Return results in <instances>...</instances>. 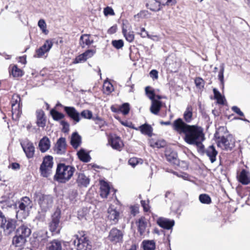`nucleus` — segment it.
<instances>
[{
    "instance_id": "f257e3e1",
    "label": "nucleus",
    "mask_w": 250,
    "mask_h": 250,
    "mask_svg": "<svg viewBox=\"0 0 250 250\" xmlns=\"http://www.w3.org/2000/svg\"><path fill=\"white\" fill-rule=\"evenodd\" d=\"M173 130L179 134L185 135L184 140L189 145L199 146L205 140L203 129L198 125H188L184 123L181 118L175 120L172 124Z\"/></svg>"
},
{
    "instance_id": "f03ea898",
    "label": "nucleus",
    "mask_w": 250,
    "mask_h": 250,
    "mask_svg": "<svg viewBox=\"0 0 250 250\" xmlns=\"http://www.w3.org/2000/svg\"><path fill=\"white\" fill-rule=\"evenodd\" d=\"M226 129L220 127L214 134L217 146L225 150H231L235 146V140L233 136L225 132Z\"/></svg>"
},
{
    "instance_id": "7ed1b4c3",
    "label": "nucleus",
    "mask_w": 250,
    "mask_h": 250,
    "mask_svg": "<svg viewBox=\"0 0 250 250\" xmlns=\"http://www.w3.org/2000/svg\"><path fill=\"white\" fill-rule=\"evenodd\" d=\"M75 168L69 165L60 163L57 166L54 179L59 182L65 183L73 176Z\"/></svg>"
},
{
    "instance_id": "20e7f679",
    "label": "nucleus",
    "mask_w": 250,
    "mask_h": 250,
    "mask_svg": "<svg viewBox=\"0 0 250 250\" xmlns=\"http://www.w3.org/2000/svg\"><path fill=\"white\" fill-rule=\"evenodd\" d=\"M17 221L14 219H6L3 213L0 211V227L3 229L5 235L8 236L14 232Z\"/></svg>"
},
{
    "instance_id": "39448f33",
    "label": "nucleus",
    "mask_w": 250,
    "mask_h": 250,
    "mask_svg": "<svg viewBox=\"0 0 250 250\" xmlns=\"http://www.w3.org/2000/svg\"><path fill=\"white\" fill-rule=\"evenodd\" d=\"M36 199L38 201L42 210L46 212L52 206L53 198L47 195H43L41 193L36 194Z\"/></svg>"
},
{
    "instance_id": "423d86ee",
    "label": "nucleus",
    "mask_w": 250,
    "mask_h": 250,
    "mask_svg": "<svg viewBox=\"0 0 250 250\" xmlns=\"http://www.w3.org/2000/svg\"><path fill=\"white\" fill-rule=\"evenodd\" d=\"M21 98L19 95L14 94L13 95L11 101V107L13 119L17 120L21 114V108L20 103Z\"/></svg>"
},
{
    "instance_id": "0eeeda50",
    "label": "nucleus",
    "mask_w": 250,
    "mask_h": 250,
    "mask_svg": "<svg viewBox=\"0 0 250 250\" xmlns=\"http://www.w3.org/2000/svg\"><path fill=\"white\" fill-rule=\"evenodd\" d=\"M72 244L76 246L77 250H91L92 245L90 242L84 236L77 238L72 241Z\"/></svg>"
},
{
    "instance_id": "6e6552de",
    "label": "nucleus",
    "mask_w": 250,
    "mask_h": 250,
    "mask_svg": "<svg viewBox=\"0 0 250 250\" xmlns=\"http://www.w3.org/2000/svg\"><path fill=\"white\" fill-rule=\"evenodd\" d=\"M60 219V213L59 211H56L52 216L51 221L49 223V230L53 234H59L60 231V226L59 225Z\"/></svg>"
},
{
    "instance_id": "1a4fd4ad",
    "label": "nucleus",
    "mask_w": 250,
    "mask_h": 250,
    "mask_svg": "<svg viewBox=\"0 0 250 250\" xmlns=\"http://www.w3.org/2000/svg\"><path fill=\"white\" fill-rule=\"evenodd\" d=\"M21 145L26 157L29 159L33 158L35 151L33 143L29 140L26 139L21 142Z\"/></svg>"
},
{
    "instance_id": "9d476101",
    "label": "nucleus",
    "mask_w": 250,
    "mask_h": 250,
    "mask_svg": "<svg viewBox=\"0 0 250 250\" xmlns=\"http://www.w3.org/2000/svg\"><path fill=\"white\" fill-rule=\"evenodd\" d=\"M123 236L124 233L122 230L114 228L110 230L108 239L113 244L120 243L123 241Z\"/></svg>"
},
{
    "instance_id": "9b49d317",
    "label": "nucleus",
    "mask_w": 250,
    "mask_h": 250,
    "mask_svg": "<svg viewBox=\"0 0 250 250\" xmlns=\"http://www.w3.org/2000/svg\"><path fill=\"white\" fill-rule=\"evenodd\" d=\"M66 142L65 138L61 137L57 141L54 146V151L59 155H62L65 153Z\"/></svg>"
},
{
    "instance_id": "f8f14e48",
    "label": "nucleus",
    "mask_w": 250,
    "mask_h": 250,
    "mask_svg": "<svg viewBox=\"0 0 250 250\" xmlns=\"http://www.w3.org/2000/svg\"><path fill=\"white\" fill-rule=\"evenodd\" d=\"M108 219L113 224H116L120 217V213L113 206H110L107 209Z\"/></svg>"
},
{
    "instance_id": "ddd939ff",
    "label": "nucleus",
    "mask_w": 250,
    "mask_h": 250,
    "mask_svg": "<svg viewBox=\"0 0 250 250\" xmlns=\"http://www.w3.org/2000/svg\"><path fill=\"white\" fill-rule=\"evenodd\" d=\"M52 46V42L50 40H46L43 45L36 50L35 56L38 58L42 57L46 53L49 52Z\"/></svg>"
},
{
    "instance_id": "4468645a",
    "label": "nucleus",
    "mask_w": 250,
    "mask_h": 250,
    "mask_svg": "<svg viewBox=\"0 0 250 250\" xmlns=\"http://www.w3.org/2000/svg\"><path fill=\"white\" fill-rule=\"evenodd\" d=\"M64 109L68 116L76 123L80 121V114L74 107L64 106Z\"/></svg>"
},
{
    "instance_id": "2eb2a0df",
    "label": "nucleus",
    "mask_w": 250,
    "mask_h": 250,
    "mask_svg": "<svg viewBox=\"0 0 250 250\" xmlns=\"http://www.w3.org/2000/svg\"><path fill=\"white\" fill-rule=\"evenodd\" d=\"M157 223L160 227L167 229H171L174 225V220L162 217L159 218Z\"/></svg>"
},
{
    "instance_id": "dca6fc26",
    "label": "nucleus",
    "mask_w": 250,
    "mask_h": 250,
    "mask_svg": "<svg viewBox=\"0 0 250 250\" xmlns=\"http://www.w3.org/2000/svg\"><path fill=\"white\" fill-rule=\"evenodd\" d=\"M50 146L49 139L47 137L44 136L40 140L38 147L41 152L44 153L49 149Z\"/></svg>"
},
{
    "instance_id": "f3484780",
    "label": "nucleus",
    "mask_w": 250,
    "mask_h": 250,
    "mask_svg": "<svg viewBox=\"0 0 250 250\" xmlns=\"http://www.w3.org/2000/svg\"><path fill=\"white\" fill-rule=\"evenodd\" d=\"M237 179L239 182L243 185H247L250 183V174L246 170L243 169L237 175Z\"/></svg>"
},
{
    "instance_id": "a211bd4d",
    "label": "nucleus",
    "mask_w": 250,
    "mask_h": 250,
    "mask_svg": "<svg viewBox=\"0 0 250 250\" xmlns=\"http://www.w3.org/2000/svg\"><path fill=\"white\" fill-rule=\"evenodd\" d=\"M31 232V229L27 225L25 224H22L16 230V233L17 234L24 237L26 239L30 236Z\"/></svg>"
},
{
    "instance_id": "6ab92c4d",
    "label": "nucleus",
    "mask_w": 250,
    "mask_h": 250,
    "mask_svg": "<svg viewBox=\"0 0 250 250\" xmlns=\"http://www.w3.org/2000/svg\"><path fill=\"white\" fill-rule=\"evenodd\" d=\"M109 143L112 147L118 150H120L124 146L123 143L120 137L114 136L110 139Z\"/></svg>"
},
{
    "instance_id": "aec40b11",
    "label": "nucleus",
    "mask_w": 250,
    "mask_h": 250,
    "mask_svg": "<svg viewBox=\"0 0 250 250\" xmlns=\"http://www.w3.org/2000/svg\"><path fill=\"white\" fill-rule=\"evenodd\" d=\"M76 182L79 187H87L89 184L90 180L83 173H79L78 174Z\"/></svg>"
},
{
    "instance_id": "412c9836",
    "label": "nucleus",
    "mask_w": 250,
    "mask_h": 250,
    "mask_svg": "<svg viewBox=\"0 0 250 250\" xmlns=\"http://www.w3.org/2000/svg\"><path fill=\"white\" fill-rule=\"evenodd\" d=\"M36 123L38 126L44 127L46 125V120L44 117V112L42 109H39L36 111Z\"/></svg>"
},
{
    "instance_id": "4be33fe9",
    "label": "nucleus",
    "mask_w": 250,
    "mask_h": 250,
    "mask_svg": "<svg viewBox=\"0 0 250 250\" xmlns=\"http://www.w3.org/2000/svg\"><path fill=\"white\" fill-rule=\"evenodd\" d=\"M82 144V137L77 132L72 133L71 137L70 144L75 149H77Z\"/></svg>"
},
{
    "instance_id": "5701e85b",
    "label": "nucleus",
    "mask_w": 250,
    "mask_h": 250,
    "mask_svg": "<svg viewBox=\"0 0 250 250\" xmlns=\"http://www.w3.org/2000/svg\"><path fill=\"white\" fill-rule=\"evenodd\" d=\"M110 190V187L107 182L104 181L100 182V196L102 198H107Z\"/></svg>"
},
{
    "instance_id": "b1692460",
    "label": "nucleus",
    "mask_w": 250,
    "mask_h": 250,
    "mask_svg": "<svg viewBox=\"0 0 250 250\" xmlns=\"http://www.w3.org/2000/svg\"><path fill=\"white\" fill-rule=\"evenodd\" d=\"M93 39L89 34H83L80 37V44L82 48L85 45L89 46L93 43Z\"/></svg>"
},
{
    "instance_id": "393cba45",
    "label": "nucleus",
    "mask_w": 250,
    "mask_h": 250,
    "mask_svg": "<svg viewBox=\"0 0 250 250\" xmlns=\"http://www.w3.org/2000/svg\"><path fill=\"white\" fill-rule=\"evenodd\" d=\"M31 202L30 199L25 196L22 198V199L19 202V208L23 211H26L29 208H31Z\"/></svg>"
},
{
    "instance_id": "a878e982",
    "label": "nucleus",
    "mask_w": 250,
    "mask_h": 250,
    "mask_svg": "<svg viewBox=\"0 0 250 250\" xmlns=\"http://www.w3.org/2000/svg\"><path fill=\"white\" fill-rule=\"evenodd\" d=\"M146 7L150 10L157 12L161 10L162 7L161 2L157 0H149Z\"/></svg>"
},
{
    "instance_id": "bb28decb",
    "label": "nucleus",
    "mask_w": 250,
    "mask_h": 250,
    "mask_svg": "<svg viewBox=\"0 0 250 250\" xmlns=\"http://www.w3.org/2000/svg\"><path fill=\"white\" fill-rule=\"evenodd\" d=\"M205 153L209 158L212 163L216 161V157L218 154V152L216 150L215 147L213 145L208 146L206 150Z\"/></svg>"
},
{
    "instance_id": "cd10ccee",
    "label": "nucleus",
    "mask_w": 250,
    "mask_h": 250,
    "mask_svg": "<svg viewBox=\"0 0 250 250\" xmlns=\"http://www.w3.org/2000/svg\"><path fill=\"white\" fill-rule=\"evenodd\" d=\"M46 250H62L61 242L57 239L49 242L47 244Z\"/></svg>"
},
{
    "instance_id": "c85d7f7f",
    "label": "nucleus",
    "mask_w": 250,
    "mask_h": 250,
    "mask_svg": "<svg viewBox=\"0 0 250 250\" xmlns=\"http://www.w3.org/2000/svg\"><path fill=\"white\" fill-rule=\"evenodd\" d=\"M26 241V238H24V237L20 236L16 233V235L13 238L12 243L15 247H19L20 249H21L23 247Z\"/></svg>"
},
{
    "instance_id": "c756f323",
    "label": "nucleus",
    "mask_w": 250,
    "mask_h": 250,
    "mask_svg": "<svg viewBox=\"0 0 250 250\" xmlns=\"http://www.w3.org/2000/svg\"><path fill=\"white\" fill-rule=\"evenodd\" d=\"M77 154L79 159L83 162L87 163L91 160L90 155L83 148H81L78 151Z\"/></svg>"
},
{
    "instance_id": "7c9ffc66",
    "label": "nucleus",
    "mask_w": 250,
    "mask_h": 250,
    "mask_svg": "<svg viewBox=\"0 0 250 250\" xmlns=\"http://www.w3.org/2000/svg\"><path fill=\"white\" fill-rule=\"evenodd\" d=\"M138 229L141 235L144 234L146 230V228L147 226V222L144 217L140 218L138 222Z\"/></svg>"
},
{
    "instance_id": "2f4dec72",
    "label": "nucleus",
    "mask_w": 250,
    "mask_h": 250,
    "mask_svg": "<svg viewBox=\"0 0 250 250\" xmlns=\"http://www.w3.org/2000/svg\"><path fill=\"white\" fill-rule=\"evenodd\" d=\"M162 106L161 102L157 100L151 101V105L150 108L152 113L157 115L158 114Z\"/></svg>"
},
{
    "instance_id": "473e14b6",
    "label": "nucleus",
    "mask_w": 250,
    "mask_h": 250,
    "mask_svg": "<svg viewBox=\"0 0 250 250\" xmlns=\"http://www.w3.org/2000/svg\"><path fill=\"white\" fill-rule=\"evenodd\" d=\"M166 157L167 161L174 164H176L178 161L177 154L173 151L167 150Z\"/></svg>"
},
{
    "instance_id": "72a5a7b5",
    "label": "nucleus",
    "mask_w": 250,
    "mask_h": 250,
    "mask_svg": "<svg viewBox=\"0 0 250 250\" xmlns=\"http://www.w3.org/2000/svg\"><path fill=\"white\" fill-rule=\"evenodd\" d=\"M144 250H154L156 248L154 240H144L142 242Z\"/></svg>"
},
{
    "instance_id": "f704fd0d",
    "label": "nucleus",
    "mask_w": 250,
    "mask_h": 250,
    "mask_svg": "<svg viewBox=\"0 0 250 250\" xmlns=\"http://www.w3.org/2000/svg\"><path fill=\"white\" fill-rule=\"evenodd\" d=\"M139 128L142 134L151 136L153 129L150 125L145 124L140 126Z\"/></svg>"
},
{
    "instance_id": "c9c22d12",
    "label": "nucleus",
    "mask_w": 250,
    "mask_h": 250,
    "mask_svg": "<svg viewBox=\"0 0 250 250\" xmlns=\"http://www.w3.org/2000/svg\"><path fill=\"white\" fill-rule=\"evenodd\" d=\"M193 108L191 105H188L184 113V118L185 121L190 123L192 120Z\"/></svg>"
},
{
    "instance_id": "e433bc0d",
    "label": "nucleus",
    "mask_w": 250,
    "mask_h": 250,
    "mask_svg": "<svg viewBox=\"0 0 250 250\" xmlns=\"http://www.w3.org/2000/svg\"><path fill=\"white\" fill-rule=\"evenodd\" d=\"M53 165V158L51 156H45L43 160V162L41 165L42 167H48L49 168H52Z\"/></svg>"
},
{
    "instance_id": "4c0bfd02",
    "label": "nucleus",
    "mask_w": 250,
    "mask_h": 250,
    "mask_svg": "<svg viewBox=\"0 0 250 250\" xmlns=\"http://www.w3.org/2000/svg\"><path fill=\"white\" fill-rule=\"evenodd\" d=\"M150 146L152 147L161 148L164 147L166 145V142L164 140L155 141L151 139L149 141Z\"/></svg>"
},
{
    "instance_id": "58836bf2",
    "label": "nucleus",
    "mask_w": 250,
    "mask_h": 250,
    "mask_svg": "<svg viewBox=\"0 0 250 250\" xmlns=\"http://www.w3.org/2000/svg\"><path fill=\"white\" fill-rule=\"evenodd\" d=\"M213 92L214 98L217 100V103L219 104H224L225 98L222 96L220 92L216 88H213Z\"/></svg>"
},
{
    "instance_id": "ea45409f",
    "label": "nucleus",
    "mask_w": 250,
    "mask_h": 250,
    "mask_svg": "<svg viewBox=\"0 0 250 250\" xmlns=\"http://www.w3.org/2000/svg\"><path fill=\"white\" fill-rule=\"evenodd\" d=\"M220 71L218 73V77L219 80L223 88L224 86V72L225 70V64L224 63L221 64L220 66Z\"/></svg>"
},
{
    "instance_id": "a19ab883",
    "label": "nucleus",
    "mask_w": 250,
    "mask_h": 250,
    "mask_svg": "<svg viewBox=\"0 0 250 250\" xmlns=\"http://www.w3.org/2000/svg\"><path fill=\"white\" fill-rule=\"evenodd\" d=\"M199 201L203 204H209L211 202V198L206 194H202L199 195Z\"/></svg>"
},
{
    "instance_id": "79ce46f5",
    "label": "nucleus",
    "mask_w": 250,
    "mask_h": 250,
    "mask_svg": "<svg viewBox=\"0 0 250 250\" xmlns=\"http://www.w3.org/2000/svg\"><path fill=\"white\" fill-rule=\"evenodd\" d=\"M123 33L125 39L129 42H132L134 39V35L132 31L128 32L126 29H123Z\"/></svg>"
},
{
    "instance_id": "37998d69",
    "label": "nucleus",
    "mask_w": 250,
    "mask_h": 250,
    "mask_svg": "<svg viewBox=\"0 0 250 250\" xmlns=\"http://www.w3.org/2000/svg\"><path fill=\"white\" fill-rule=\"evenodd\" d=\"M38 25L43 33H44L45 35L48 34L49 31L46 29V24L44 20H40L38 21Z\"/></svg>"
},
{
    "instance_id": "c03bdc74",
    "label": "nucleus",
    "mask_w": 250,
    "mask_h": 250,
    "mask_svg": "<svg viewBox=\"0 0 250 250\" xmlns=\"http://www.w3.org/2000/svg\"><path fill=\"white\" fill-rule=\"evenodd\" d=\"M11 74L14 77H21L23 75L22 71L17 65H14L11 70Z\"/></svg>"
},
{
    "instance_id": "a18cd8bd",
    "label": "nucleus",
    "mask_w": 250,
    "mask_h": 250,
    "mask_svg": "<svg viewBox=\"0 0 250 250\" xmlns=\"http://www.w3.org/2000/svg\"><path fill=\"white\" fill-rule=\"evenodd\" d=\"M51 115L54 120L58 121L59 120L62 119L64 118V115L55 110H52L51 111Z\"/></svg>"
},
{
    "instance_id": "49530a36",
    "label": "nucleus",
    "mask_w": 250,
    "mask_h": 250,
    "mask_svg": "<svg viewBox=\"0 0 250 250\" xmlns=\"http://www.w3.org/2000/svg\"><path fill=\"white\" fill-rule=\"evenodd\" d=\"M143 160L141 159H139L136 157H133L129 159L128 160V164L132 167H134L138 164H143Z\"/></svg>"
},
{
    "instance_id": "de8ad7c7",
    "label": "nucleus",
    "mask_w": 250,
    "mask_h": 250,
    "mask_svg": "<svg viewBox=\"0 0 250 250\" xmlns=\"http://www.w3.org/2000/svg\"><path fill=\"white\" fill-rule=\"evenodd\" d=\"M104 90L107 94L110 93L113 90V85L109 82H104Z\"/></svg>"
},
{
    "instance_id": "09e8293b",
    "label": "nucleus",
    "mask_w": 250,
    "mask_h": 250,
    "mask_svg": "<svg viewBox=\"0 0 250 250\" xmlns=\"http://www.w3.org/2000/svg\"><path fill=\"white\" fill-rule=\"evenodd\" d=\"M87 209L86 208H82L78 212V217L80 220L86 219Z\"/></svg>"
},
{
    "instance_id": "8fccbe9b",
    "label": "nucleus",
    "mask_w": 250,
    "mask_h": 250,
    "mask_svg": "<svg viewBox=\"0 0 250 250\" xmlns=\"http://www.w3.org/2000/svg\"><path fill=\"white\" fill-rule=\"evenodd\" d=\"M51 168H49L48 167H42V166L41 165L40 170L41 174L44 177H48L51 173Z\"/></svg>"
},
{
    "instance_id": "3c124183",
    "label": "nucleus",
    "mask_w": 250,
    "mask_h": 250,
    "mask_svg": "<svg viewBox=\"0 0 250 250\" xmlns=\"http://www.w3.org/2000/svg\"><path fill=\"white\" fill-rule=\"evenodd\" d=\"M119 110L124 115L127 114L130 110L129 104L128 103H125L123 104L120 107Z\"/></svg>"
},
{
    "instance_id": "603ef678",
    "label": "nucleus",
    "mask_w": 250,
    "mask_h": 250,
    "mask_svg": "<svg viewBox=\"0 0 250 250\" xmlns=\"http://www.w3.org/2000/svg\"><path fill=\"white\" fill-rule=\"evenodd\" d=\"M112 45L116 49H120L124 45V42L122 40H114L112 41Z\"/></svg>"
},
{
    "instance_id": "864d4df0",
    "label": "nucleus",
    "mask_w": 250,
    "mask_h": 250,
    "mask_svg": "<svg viewBox=\"0 0 250 250\" xmlns=\"http://www.w3.org/2000/svg\"><path fill=\"white\" fill-rule=\"evenodd\" d=\"M81 115L85 119H90L92 117V113L88 110H84L81 112Z\"/></svg>"
},
{
    "instance_id": "5fc2aeb1",
    "label": "nucleus",
    "mask_w": 250,
    "mask_h": 250,
    "mask_svg": "<svg viewBox=\"0 0 250 250\" xmlns=\"http://www.w3.org/2000/svg\"><path fill=\"white\" fill-rule=\"evenodd\" d=\"M149 88L150 87L149 86H146V88H145L146 93V95H147L148 97L151 100V101H152L153 100H155V99H154L155 95L154 93V91L152 90H149Z\"/></svg>"
},
{
    "instance_id": "6e6d98bb",
    "label": "nucleus",
    "mask_w": 250,
    "mask_h": 250,
    "mask_svg": "<svg viewBox=\"0 0 250 250\" xmlns=\"http://www.w3.org/2000/svg\"><path fill=\"white\" fill-rule=\"evenodd\" d=\"M95 53V51L92 49H89L83 53V56H84L86 60L91 58Z\"/></svg>"
},
{
    "instance_id": "4d7b16f0",
    "label": "nucleus",
    "mask_w": 250,
    "mask_h": 250,
    "mask_svg": "<svg viewBox=\"0 0 250 250\" xmlns=\"http://www.w3.org/2000/svg\"><path fill=\"white\" fill-rule=\"evenodd\" d=\"M104 13L105 16H107L108 15L114 16L115 15V13L113 9L109 6L106 7L104 8Z\"/></svg>"
},
{
    "instance_id": "13d9d810",
    "label": "nucleus",
    "mask_w": 250,
    "mask_h": 250,
    "mask_svg": "<svg viewBox=\"0 0 250 250\" xmlns=\"http://www.w3.org/2000/svg\"><path fill=\"white\" fill-rule=\"evenodd\" d=\"M162 5H174L176 3V0H161Z\"/></svg>"
},
{
    "instance_id": "bf43d9fd",
    "label": "nucleus",
    "mask_w": 250,
    "mask_h": 250,
    "mask_svg": "<svg viewBox=\"0 0 250 250\" xmlns=\"http://www.w3.org/2000/svg\"><path fill=\"white\" fill-rule=\"evenodd\" d=\"M86 61V59L85 58L84 56H83V54H82L78 56H77L73 61V63H78L82 62H83Z\"/></svg>"
},
{
    "instance_id": "052dcab7",
    "label": "nucleus",
    "mask_w": 250,
    "mask_h": 250,
    "mask_svg": "<svg viewBox=\"0 0 250 250\" xmlns=\"http://www.w3.org/2000/svg\"><path fill=\"white\" fill-rule=\"evenodd\" d=\"M77 195V193L76 190H70L68 193V198L71 202H73L75 201V198Z\"/></svg>"
},
{
    "instance_id": "680f3d73",
    "label": "nucleus",
    "mask_w": 250,
    "mask_h": 250,
    "mask_svg": "<svg viewBox=\"0 0 250 250\" xmlns=\"http://www.w3.org/2000/svg\"><path fill=\"white\" fill-rule=\"evenodd\" d=\"M195 83L197 87L199 88L203 87L204 81L201 78L198 77L195 79Z\"/></svg>"
},
{
    "instance_id": "e2e57ef3",
    "label": "nucleus",
    "mask_w": 250,
    "mask_h": 250,
    "mask_svg": "<svg viewBox=\"0 0 250 250\" xmlns=\"http://www.w3.org/2000/svg\"><path fill=\"white\" fill-rule=\"evenodd\" d=\"M61 124L62 125V131L64 133L67 132L69 129V124L64 121H62Z\"/></svg>"
},
{
    "instance_id": "0e129e2a",
    "label": "nucleus",
    "mask_w": 250,
    "mask_h": 250,
    "mask_svg": "<svg viewBox=\"0 0 250 250\" xmlns=\"http://www.w3.org/2000/svg\"><path fill=\"white\" fill-rule=\"evenodd\" d=\"M139 34L142 38L148 37V38L152 39L151 36L148 34L145 28H142L141 29V32Z\"/></svg>"
},
{
    "instance_id": "69168bd1",
    "label": "nucleus",
    "mask_w": 250,
    "mask_h": 250,
    "mask_svg": "<svg viewBox=\"0 0 250 250\" xmlns=\"http://www.w3.org/2000/svg\"><path fill=\"white\" fill-rule=\"evenodd\" d=\"M148 200H142L141 201V205L144 208V209L145 211H148L149 209V207L148 205Z\"/></svg>"
},
{
    "instance_id": "338daca9",
    "label": "nucleus",
    "mask_w": 250,
    "mask_h": 250,
    "mask_svg": "<svg viewBox=\"0 0 250 250\" xmlns=\"http://www.w3.org/2000/svg\"><path fill=\"white\" fill-rule=\"evenodd\" d=\"M232 110L240 116H244V113L241 111L240 108L236 106H233L231 108Z\"/></svg>"
},
{
    "instance_id": "774afa93",
    "label": "nucleus",
    "mask_w": 250,
    "mask_h": 250,
    "mask_svg": "<svg viewBox=\"0 0 250 250\" xmlns=\"http://www.w3.org/2000/svg\"><path fill=\"white\" fill-rule=\"evenodd\" d=\"M149 75L150 77L153 79H157L158 77V71L155 69L152 70L150 72Z\"/></svg>"
}]
</instances>
